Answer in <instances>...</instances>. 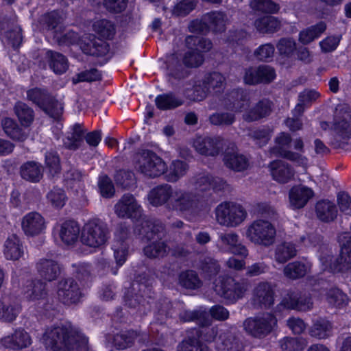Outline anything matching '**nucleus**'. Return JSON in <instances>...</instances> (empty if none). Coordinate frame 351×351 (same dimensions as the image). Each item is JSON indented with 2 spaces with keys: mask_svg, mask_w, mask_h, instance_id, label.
Masks as SVG:
<instances>
[{
  "mask_svg": "<svg viewBox=\"0 0 351 351\" xmlns=\"http://www.w3.org/2000/svg\"><path fill=\"white\" fill-rule=\"evenodd\" d=\"M280 21L271 16H263L255 21L256 28L262 33L276 32L280 29Z\"/></svg>",
  "mask_w": 351,
  "mask_h": 351,
  "instance_id": "48",
  "label": "nucleus"
},
{
  "mask_svg": "<svg viewBox=\"0 0 351 351\" xmlns=\"http://www.w3.org/2000/svg\"><path fill=\"white\" fill-rule=\"evenodd\" d=\"M45 163L52 176H55L60 172V160L55 152H47L46 154Z\"/></svg>",
  "mask_w": 351,
  "mask_h": 351,
  "instance_id": "64",
  "label": "nucleus"
},
{
  "mask_svg": "<svg viewBox=\"0 0 351 351\" xmlns=\"http://www.w3.org/2000/svg\"><path fill=\"white\" fill-rule=\"evenodd\" d=\"M252 302L255 307L268 308L274 303V290L271 283L261 282L252 291Z\"/></svg>",
  "mask_w": 351,
  "mask_h": 351,
  "instance_id": "18",
  "label": "nucleus"
},
{
  "mask_svg": "<svg viewBox=\"0 0 351 351\" xmlns=\"http://www.w3.org/2000/svg\"><path fill=\"white\" fill-rule=\"evenodd\" d=\"M223 160L228 168L237 171L246 169L250 165L248 158L239 152L226 153Z\"/></svg>",
  "mask_w": 351,
  "mask_h": 351,
  "instance_id": "41",
  "label": "nucleus"
},
{
  "mask_svg": "<svg viewBox=\"0 0 351 351\" xmlns=\"http://www.w3.org/2000/svg\"><path fill=\"white\" fill-rule=\"evenodd\" d=\"M276 235L274 226L267 220L256 219L245 228V237L255 245L269 247L274 243Z\"/></svg>",
  "mask_w": 351,
  "mask_h": 351,
  "instance_id": "9",
  "label": "nucleus"
},
{
  "mask_svg": "<svg viewBox=\"0 0 351 351\" xmlns=\"http://www.w3.org/2000/svg\"><path fill=\"white\" fill-rule=\"evenodd\" d=\"M268 170L272 179L280 184L291 181L295 176L293 168L282 160H274L268 165Z\"/></svg>",
  "mask_w": 351,
  "mask_h": 351,
  "instance_id": "24",
  "label": "nucleus"
},
{
  "mask_svg": "<svg viewBox=\"0 0 351 351\" xmlns=\"http://www.w3.org/2000/svg\"><path fill=\"white\" fill-rule=\"evenodd\" d=\"M14 112L22 125L28 127L34 121L33 110L23 102H18L14 106Z\"/></svg>",
  "mask_w": 351,
  "mask_h": 351,
  "instance_id": "49",
  "label": "nucleus"
},
{
  "mask_svg": "<svg viewBox=\"0 0 351 351\" xmlns=\"http://www.w3.org/2000/svg\"><path fill=\"white\" fill-rule=\"evenodd\" d=\"M180 319L184 322H195L199 326L210 324V320L205 311L202 308L195 311H185L180 313Z\"/></svg>",
  "mask_w": 351,
  "mask_h": 351,
  "instance_id": "47",
  "label": "nucleus"
},
{
  "mask_svg": "<svg viewBox=\"0 0 351 351\" xmlns=\"http://www.w3.org/2000/svg\"><path fill=\"white\" fill-rule=\"evenodd\" d=\"M42 165L34 161L24 163L20 169L21 177L32 182H38L43 177Z\"/></svg>",
  "mask_w": 351,
  "mask_h": 351,
  "instance_id": "38",
  "label": "nucleus"
},
{
  "mask_svg": "<svg viewBox=\"0 0 351 351\" xmlns=\"http://www.w3.org/2000/svg\"><path fill=\"white\" fill-rule=\"evenodd\" d=\"M98 184L101 195L103 197L109 198L113 196L114 188L111 180L108 177L106 176H101Z\"/></svg>",
  "mask_w": 351,
  "mask_h": 351,
  "instance_id": "62",
  "label": "nucleus"
},
{
  "mask_svg": "<svg viewBox=\"0 0 351 351\" xmlns=\"http://www.w3.org/2000/svg\"><path fill=\"white\" fill-rule=\"evenodd\" d=\"M315 211L317 217L325 222L333 221L337 214L335 204L328 200L319 201L316 204Z\"/></svg>",
  "mask_w": 351,
  "mask_h": 351,
  "instance_id": "40",
  "label": "nucleus"
},
{
  "mask_svg": "<svg viewBox=\"0 0 351 351\" xmlns=\"http://www.w3.org/2000/svg\"><path fill=\"white\" fill-rule=\"evenodd\" d=\"M3 130L8 136L18 141H25L28 134L19 128L18 124L10 118H5L2 121Z\"/></svg>",
  "mask_w": 351,
  "mask_h": 351,
  "instance_id": "42",
  "label": "nucleus"
},
{
  "mask_svg": "<svg viewBox=\"0 0 351 351\" xmlns=\"http://www.w3.org/2000/svg\"><path fill=\"white\" fill-rule=\"evenodd\" d=\"M210 121L215 125H229L234 121V116L232 113H215L210 118Z\"/></svg>",
  "mask_w": 351,
  "mask_h": 351,
  "instance_id": "61",
  "label": "nucleus"
},
{
  "mask_svg": "<svg viewBox=\"0 0 351 351\" xmlns=\"http://www.w3.org/2000/svg\"><path fill=\"white\" fill-rule=\"evenodd\" d=\"M215 291L221 297L234 302L242 298L247 290L246 282H238L230 277H219L215 282Z\"/></svg>",
  "mask_w": 351,
  "mask_h": 351,
  "instance_id": "12",
  "label": "nucleus"
},
{
  "mask_svg": "<svg viewBox=\"0 0 351 351\" xmlns=\"http://www.w3.org/2000/svg\"><path fill=\"white\" fill-rule=\"evenodd\" d=\"M147 198L153 206L165 205L167 208L184 215H194L199 210V199L195 194L182 189H173L168 184L154 187Z\"/></svg>",
  "mask_w": 351,
  "mask_h": 351,
  "instance_id": "2",
  "label": "nucleus"
},
{
  "mask_svg": "<svg viewBox=\"0 0 351 351\" xmlns=\"http://www.w3.org/2000/svg\"><path fill=\"white\" fill-rule=\"evenodd\" d=\"M307 341L304 338L286 337L279 341L282 351H302L306 346Z\"/></svg>",
  "mask_w": 351,
  "mask_h": 351,
  "instance_id": "53",
  "label": "nucleus"
},
{
  "mask_svg": "<svg viewBox=\"0 0 351 351\" xmlns=\"http://www.w3.org/2000/svg\"><path fill=\"white\" fill-rule=\"evenodd\" d=\"M202 326L200 330L195 329L192 332L197 337H189L178 346V351H208L207 347L200 344V339L206 342L214 341L218 351H239V343L230 331H221L218 335L216 328Z\"/></svg>",
  "mask_w": 351,
  "mask_h": 351,
  "instance_id": "3",
  "label": "nucleus"
},
{
  "mask_svg": "<svg viewBox=\"0 0 351 351\" xmlns=\"http://www.w3.org/2000/svg\"><path fill=\"white\" fill-rule=\"evenodd\" d=\"M47 199L53 207L60 208L65 205L67 196L63 189L54 187L47 194Z\"/></svg>",
  "mask_w": 351,
  "mask_h": 351,
  "instance_id": "55",
  "label": "nucleus"
},
{
  "mask_svg": "<svg viewBox=\"0 0 351 351\" xmlns=\"http://www.w3.org/2000/svg\"><path fill=\"white\" fill-rule=\"evenodd\" d=\"M313 196L314 192L311 188L302 184L294 186L289 192V206L293 209L302 208Z\"/></svg>",
  "mask_w": 351,
  "mask_h": 351,
  "instance_id": "27",
  "label": "nucleus"
},
{
  "mask_svg": "<svg viewBox=\"0 0 351 351\" xmlns=\"http://www.w3.org/2000/svg\"><path fill=\"white\" fill-rule=\"evenodd\" d=\"M57 295L61 302L69 305L80 302L82 293L77 282L69 278L58 283Z\"/></svg>",
  "mask_w": 351,
  "mask_h": 351,
  "instance_id": "16",
  "label": "nucleus"
},
{
  "mask_svg": "<svg viewBox=\"0 0 351 351\" xmlns=\"http://www.w3.org/2000/svg\"><path fill=\"white\" fill-rule=\"evenodd\" d=\"M2 344L7 348L22 349L32 343L29 334L23 329L16 330L12 336H7L1 339Z\"/></svg>",
  "mask_w": 351,
  "mask_h": 351,
  "instance_id": "33",
  "label": "nucleus"
},
{
  "mask_svg": "<svg viewBox=\"0 0 351 351\" xmlns=\"http://www.w3.org/2000/svg\"><path fill=\"white\" fill-rule=\"evenodd\" d=\"M195 0H180L173 10V14L178 16H184L189 14L195 7Z\"/></svg>",
  "mask_w": 351,
  "mask_h": 351,
  "instance_id": "58",
  "label": "nucleus"
},
{
  "mask_svg": "<svg viewBox=\"0 0 351 351\" xmlns=\"http://www.w3.org/2000/svg\"><path fill=\"white\" fill-rule=\"evenodd\" d=\"M215 214L217 223L227 228L240 226L247 215L243 206L232 202L219 204L215 208Z\"/></svg>",
  "mask_w": 351,
  "mask_h": 351,
  "instance_id": "10",
  "label": "nucleus"
},
{
  "mask_svg": "<svg viewBox=\"0 0 351 351\" xmlns=\"http://www.w3.org/2000/svg\"><path fill=\"white\" fill-rule=\"evenodd\" d=\"M326 300L329 304L335 306H340L346 300V296L339 289H331L326 293Z\"/></svg>",
  "mask_w": 351,
  "mask_h": 351,
  "instance_id": "63",
  "label": "nucleus"
},
{
  "mask_svg": "<svg viewBox=\"0 0 351 351\" xmlns=\"http://www.w3.org/2000/svg\"><path fill=\"white\" fill-rule=\"evenodd\" d=\"M23 298L28 302H36L44 300L47 295L45 284L40 280L27 282L23 287Z\"/></svg>",
  "mask_w": 351,
  "mask_h": 351,
  "instance_id": "31",
  "label": "nucleus"
},
{
  "mask_svg": "<svg viewBox=\"0 0 351 351\" xmlns=\"http://www.w3.org/2000/svg\"><path fill=\"white\" fill-rule=\"evenodd\" d=\"M179 282L182 287L191 289H197L201 285L200 280L193 271L182 272L179 277Z\"/></svg>",
  "mask_w": 351,
  "mask_h": 351,
  "instance_id": "56",
  "label": "nucleus"
},
{
  "mask_svg": "<svg viewBox=\"0 0 351 351\" xmlns=\"http://www.w3.org/2000/svg\"><path fill=\"white\" fill-rule=\"evenodd\" d=\"M190 185L198 191H205L210 189L216 191L224 189L226 183L219 178H214L206 172H200L193 176L189 180Z\"/></svg>",
  "mask_w": 351,
  "mask_h": 351,
  "instance_id": "19",
  "label": "nucleus"
},
{
  "mask_svg": "<svg viewBox=\"0 0 351 351\" xmlns=\"http://www.w3.org/2000/svg\"><path fill=\"white\" fill-rule=\"evenodd\" d=\"M189 169V165L185 161L178 159L173 160L170 165H167V170L163 176L167 182L175 183L186 174Z\"/></svg>",
  "mask_w": 351,
  "mask_h": 351,
  "instance_id": "34",
  "label": "nucleus"
},
{
  "mask_svg": "<svg viewBox=\"0 0 351 351\" xmlns=\"http://www.w3.org/2000/svg\"><path fill=\"white\" fill-rule=\"evenodd\" d=\"M331 324L328 320L320 319L314 322L310 330V335L322 339L328 337L331 335Z\"/></svg>",
  "mask_w": 351,
  "mask_h": 351,
  "instance_id": "50",
  "label": "nucleus"
},
{
  "mask_svg": "<svg viewBox=\"0 0 351 351\" xmlns=\"http://www.w3.org/2000/svg\"><path fill=\"white\" fill-rule=\"evenodd\" d=\"M110 238L108 225L99 218L88 220L81 232V241L90 247H99L105 245Z\"/></svg>",
  "mask_w": 351,
  "mask_h": 351,
  "instance_id": "8",
  "label": "nucleus"
},
{
  "mask_svg": "<svg viewBox=\"0 0 351 351\" xmlns=\"http://www.w3.org/2000/svg\"><path fill=\"white\" fill-rule=\"evenodd\" d=\"M231 104L228 106L236 112H244L243 118L247 121L258 120L268 115L271 111V102L267 99L260 101L254 108L249 109V94L239 90L231 94Z\"/></svg>",
  "mask_w": 351,
  "mask_h": 351,
  "instance_id": "6",
  "label": "nucleus"
},
{
  "mask_svg": "<svg viewBox=\"0 0 351 351\" xmlns=\"http://www.w3.org/2000/svg\"><path fill=\"white\" fill-rule=\"evenodd\" d=\"M36 267L40 276L47 281L56 280L60 274L59 265L52 259L40 258L37 262Z\"/></svg>",
  "mask_w": 351,
  "mask_h": 351,
  "instance_id": "32",
  "label": "nucleus"
},
{
  "mask_svg": "<svg viewBox=\"0 0 351 351\" xmlns=\"http://www.w3.org/2000/svg\"><path fill=\"white\" fill-rule=\"evenodd\" d=\"M219 245L221 249L231 253L246 257L248 250L245 245L239 242V236L235 232L221 233L219 236Z\"/></svg>",
  "mask_w": 351,
  "mask_h": 351,
  "instance_id": "25",
  "label": "nucleus"
},
{
  "mask_svg": "<svg viewBox=\"0 0 351 351\" xmlns=\"http://www.w3.org/2000/svg\"><path fill=\"white\" fill-rule=\"evenodd\" d=\"M138 337L133 330L124 331L114 336L113 345L118 350H124L132 346Z\"/></svg>",
  "mask_w": 351,
  "mask_h": 351,
  "instance_id": "45",
  "label": "nucleus"
},
{
  "mask_svg": "<svg viewBox=\"0 0 351 351\" xmlns=\"http://www.w3.org/2000/svg\"><path fill=\"white\" fill-rule=\"evenodd\" d=\"M271 131L269 128L257 129L250 133V136L259 147L266 145L271 137Z\"/></svg>",
  "mask_w": 351,
  "mask_h": 351,
  "instance_id": "60",
  "label": "nucleus"
},
{
  "mask_svg": "<svg viewBox=\"0 0 351 351\" xmlns=\"http://www.w3.org/2000/svg\"><path fill=\"white\" fill-rule=\"evenodd\" d=\"M223 146V139L219 137H197L193 142L195 150L202 155L214 156L219 154Z\"/></svg>",
  "mask_w": 351,
  "mask_h": 351,
  "instance_id": "26",
  "label": "nucleus"
},
{
  "mask_svg": "<svg viewBox=\"0 0 351 351\" xmlns=\"http://www.w3.org/2000/svg\"><path fill=\"white\" fill-rule=\"evenodd\" d=\"M311 266L309 262L293 261L284 267L283 272L290 279H298L305 276L311 270Z\"/></svg>",
  "mask_w": 351,
  "mask_h": 351,
  "instance_id": "39",
  "label": "nucleus"
},
{
  "mask_svg": "<svg viewBox=\"0 0 351 351\" xmlns=\"http://www.w3.org/2000/svg\"><path fill=\"white\" fill-rule=\"evenodd\" d=\"M57 231L62 242L71 245L77 241L80 228L77 222L66 221L57 227Z\"/></svg>",
  "mask_w": 351,
  "mask_h": 351,
  "instance_id": "30",
  "label": "nucleus"
},
{
  "mask_svg": "<svg viewBox=\"0 0 351 351\" xmlns=\"http://www.w3.org/2000/svg\"><path fill=\"white\" fill-rule=\"evenodd\" d=\"M156 105L160 110H169L181 106L182 100L173 94H162L156 98Z\"/></svg>",
  "mask_w": 351,
  "mask_h": 351,
  "instance_id": "52",
  "label": "nucleus"
},
{
  "mask_svg": "<svg viewBox=\"0 0 351 351\" xmlns=\"http://www.w3.org/2000/svg\"><path fill=\"white\" fill-rule=\"evenodd\" d=\"M46 227L45 219L38 212L27 213L21 221L22 230L28 237H34L43 233Z\"/></svg>",
  "mask_w": 351,
  "mask_h": 351,
  "instance_id": "20",
  "label": "nucleus"
},
{
  "mask_svg": "<svg viewBox=\"0 0 351 351\" xmlns=\"http://www.w3.org/2000/svg\"><path fill=\"white\" fill-rule=\"evenodd\" d=\"M93 29L99 37L103 39H112L116 33L114 24L107 19H100L95 21Z\"/></svg>",
  "mask_w": 351,
  "mask_h": 351,
  "instance_id": "44",
  "label": "nucleus"
},
{
  "mask_svg": "<svg viewBox=\"0 0 351 351\" xmlns=\"http://www.w3.org/2000/svg\"><path fill=\"white\" fill-rule=\"evenodd\" d=\"M20 313V307L10 300L0 301V320L12 322Z\"/></svg>",
  "mask_w": 351,
  "mask_h": 351,
  "instance_id": "46",
  "label": "nucleus"
},
{
  "mask_svg": "<svg viewBox=\"0 0 351 351\" xmlns=\"http://www.w3.org/2000/svg\"><path fill=\"white\" fill-rule=\"evenodd\" d=\"M326 29V24L321 21L302 29L299 34L298 40L303 45H308L319 38Z\"/></svg>",
  "mask_w": 351,
  "mask_h": 351,
  "instance_id": "37",
  "label": "nucleus"
},
{
  "mask_svg": "<svg viewBox=\"0 0 351 351\" xmlns=\"http://www.w3.org/2000/svg\"><path fill=\"white\" fill-rule=\"evenodd\" d=\"M251 8L263 12H276L279 6L271 0H250Z\"/></svg>",
  "mask_w": 351,
  "mask_h": 351,
  "instance_id": "57",
  "label": "nucleus"
},
{
  "mask_svg": "<svg viewBox=\"0 0 351 351\" xmlns=\"http://www.w3.org/2000/svg\"><path fill=\"white\" fill-rule=\"evenodd\" d=\"M210 91L205 86L203 80H196L193 87V93L189 94V97L193 101H202L206 98Z\"/></svg>",
  "mask_w": 351,
  "mask_h": 351,
  "instance_id": "59",
  "label": "nucleus"
},
{
  "mask_svg": "<svg viewBox=\"0 0 351 351\" xmlns=\"http://www.w3.org/2000/svg\"><path fill=\"white\" fill-rule=\"evenodd\" d=\"M47 348L53 351H86L87 339L70 324L49 328L43 335Z\"/></svg>",
  "mask_w": 351,
  "mask_h": 351,
  "instance_id": "4",
  "label": "nucleus"
},
{
  "mask_svg": "<svg viewBox=\"0 0 351 351\" xmlns=\"http://www.w3.org/2000/svg\"><path fill=\"white\" fill-rule=\"evenodd\" d=\"M46 58L50 68L56 74H62L68 69L66 58L61 53L52 51L46 52Z\"/></svg>",
  "mask_w": 351,
  "mask_h": 351,
  "instance_id": "43",
  "label": "nucleus"
},
{
  "mask_svg": "<svg viewBox=\"0 0 351 351\" xmlns=\"http://www.w3.org/2000/svg\"><path fill=\"white\" fill-rule=\"evenodd\" d=\"M3 254L8 261H18L24 256L25 247L20 239L16 234L9 236L3 245Z\"/></svg>",
  "mask_w": 351,
  "mask_h": 351,
  "instance_id": "28",
  "label": "nucleus"
},
{
  "mask_svg": "<svg viewBox=\"0 0 351 351\" xmlns=\"http://www.w3.org/2000/svg\"><path fill=\"white\" fill-rule=\"evenodd\" d=\"M350 138H351V116L345 114L334 124L330 143L335 147H342Z\"/></svg>",
  "mask_w": 351,
  "mask_h": 351,
  "instance_id": "17",
  "label": "nucleus"
},
{
  "mask_svg": "<svg viewBox=\"0 0 351 351\" xmlns=\"http://www.w3.org/2000/svg\"><path fill=\"white\" fill-rule=\"evenodd\" d=\"M84 133L80 125H75L72 132L64 138V145L70 149H77L83 142Z\"/></svg>",
  "mask_w": 351,
  "mask_h": 351,
  "instance_id": "51",
  "label": "nucleus"
},
{
  "mask_svg": "<svg viewBox=\"0 0 351 351\" xmlns=\"http://www.w3.org/2000/svg\"><path fill=\"white\" fill-rule=\"evenodd\" d=\"M280 305L288 309L307 311L312 308L311 298L297 290H289L282 297Z\"/></svg>",
  "mask_w": 351,
  "mask_h": 351,
  "instance_id": "22",
  "label": "nucleus"
},
{
  "mask_svg": "<svg viewBox=\"0 0 351 351\" xmlns=\"http://www.w3.org/2000/svg\"><path fill=\"white\" fill-rule=\"evenodd\" d=\"M114 210L119 217L136 219L141 216L142 209L132 195L125 194L116 204Z\"/></svg>",
  "mask_w": 351,
  "mask_h": 351,
  "instance_id": "21",
  "label": "nucleus"
},
{
  "mask_svg": "<svg viewBox=\"0 0 351 351\" xmlns=\"http://www.w3.org/2000/svg\"><path fill=\"white\" fill-rule=\"evenodd\" d=\"M277 326L276 317L264 313L254 317H249L243 322L245 330L252 336L263 338L269 335Z\"/></svg>",
  "mask_w": 351,
  "mask_h": 351,
  "instance_id": "11",
  "label": "nucleus"
},
{
  "mask_svg": "<svg viewBox=\"0 0 351 351\" xmlns=\"http://www.w3.org/2000/svg\"><path fill=\"white\" fill-rule=\"evenodd\" d=\"M28 99L36 104L44 112L52 117L58 116L62 112V105L50 96L47 91L33 88L27 92Z\"/></svg>",
  "mask_w": 351,
  "mask_h": 351,
  "instance_id": "13",
  "label": "nucleus"
},
{
  "mask_svg": "<svg viewBox=\"0 0 351 351\" xmlns=\"http://www.w3.org/2000/svg\"><path fill=\"white\" fill-rule=\"evenodd\" d=\"M226 21L227 17L223 12H213L204 15L200 21H192L189 27L191 32L204 33L207 28L214 32H222L225 29Z\"/></svg>",
  "mask_w": 351,
  "mask_h": 351,
  "instance_id": "14",
  "label": "nucleus"
},
{
  "mask_svg": "<svg viewBox=\"0 0 351 351\" xmlns=\"http://www.w3.org/2000/svg\"><path fill=\"white\" fill-rule=\"evenodd\" d=\"M64 15L58 12H51L42 16L40 22L48 30L53 31L54 36L58 38V34L62 31Z\"/></svg>",
  "mask_w": 351,
  "mask_h": 351,
  "instance_id": "36",
  "label": "nucleus"
},
{
  "mask_svg": "<svg viewBox=\"0 0 351 351\" xmlns=\"http://www.w3.org/2000/svg\"><path fill=\"white\" fill-rule=\"evenodd\" d=\"M141 229L138 230V234L143 239L152 241L144 247L145 255L150 258L165 256L168 251L165 243L161 241L164 236V226L158 221H143Z\"/></svg>",
  "mask_w": 351,
  "mask_h": 351,
  "instance_id": "5",
  "label": "nucleus"
},
{
  "mask_svg": "<svg viewBox=\"0 0 351 351\" xmlns=\"http://www.w3.org/2000/svg\"><path fill=\"white\" fill-rule=\"evenodd\" d=\"M332 259L333 257L328 255L326 257H322L320 261L325 269L332 271H341L351 267V240L343 245L339 260L333 263Z\"/></svg>",
  "mask_w": 351,
  "mask_h": 351,
  "instance_id": "23",
  "label": "nucleus"
},
{
  "mask_svg": "<svg viewBox=\"0 0 351 351\" xmlns=\"http://www.w3.org/2000/svg\"><path fill=\"white\" fill-rule=\"evenodd\" d=\"M128 233L127 228L121 227L116 232V240L112 245L114 258L119 267L125 263L128 254V243L124 240Z\"/></svg>",
  "mask_w": 351,
  "mask_h": 351,
  "instance_id": "29",
  "label": "nucleus"
},
{
  "mask_svg": "<svg viewBox=\"0 0 351 351\" xmlns=\"http://www.w3.org/2000/svg\"><path fill=\"white\" fill-rule=\"evenodd\" d=\"M202 80L210 93L219 92L225 84V77L217 72L207 74Z\"/></svg>",
  "mask_w": 351,
  "mask_h": 351,
  "instance_id": "54",
  "label": "nucleus"
},
{
  "mask_svg": "<svg viewBox=\"0 0 351 351\" xmlns=\"http://www.w3.org/2000/svg\"><path fill=\"white\" fill-rule=\"evenodd\" d=\"M295 245L290 241L278 243L274 249V260L278 263L284 264L297 255Z\"/></svg>",
  "mask_w": 351,
  "mask_h": 351,
  "instance_id": "35",
  "label": "nucleus"
},
{
  "mask_svg": "<svg viewBox=\"0 0 351 351\" xmlns=\"http://www.w3.org/2000/svg\"><path fill=\"white\" fill-rule=\"evenodd\" d=\"M187 50L182 56L170 55L167 60L168 74L175 79H184L189 73L185 68L196 69L204 62L203 53L209 51L212 43L196 36H188L185 40Z\"/></svg>",
  "mask_w": 351,
  "mask_h": 351,
  "instance_id": "1",
  "label": "nucleus"
},
{
  "mask_svg": "<svg viewBox=\"0 0 351 351\" xmlns=\"http://www.w3.org/2000/svg\"><path fill=\"white\" fill-rule=\"evenodd\" d=\"M135 169L146 177L156 178L163 176L167 170L166 162L150 150H143L134 157Z\"/></svg>",
  "mask_w": 351,
  "mask_h": 351,
  "instance_id": "7",
  "label": "nucleus"
},
{
  "mask_svg": "<svg viewBox=\"0 0 351 351\" xmlns=\"http://www.w3.org/2000/svg\"><path fill=\"white\" fill-rule=\"evenodd\" d=\"M276 146L273 148L272 152L277 156L293 161L299 165L306 166L308 159L305 156L285 149L291 142V137L289 134L282 132L276 138Z\"/></svg>",
  "mask_w": 351,
  "mask_h": 351,
  "instance_id": "15",
  "label": "nucleus"
}]
</instances>
